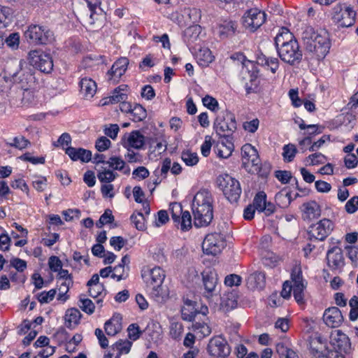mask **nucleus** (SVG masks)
I'll return each instance as SVG.
<instances>
[{"label": "nucleus", "mask_w": 358, "mask_h": 358, "mask_svg": "<svg viewBox=\"0 0 358 358\" xmlns=\"http://www.w3.org/2000/svg\"><path fill=\"white\" fill-rule=\"evenodd\" d=\"M301 39L307 51L313 53L318 59L324 58L330 49L329 35L327 30L315 31L310 26L304 27Z\"/></svg>", "instance_id": "obj_1"}, {"label": "nucleus", "mask_w": 358, "mask_h": 358, "mask_svg": "<svg viewBox=\"0 0 358 358\" xmlns=\"http://www.w3.org/2000/svg\"><path fill=\"white\" fill-rule=\"evenodd\" d=\"M192 209L194 217V226L202 227L208 226L213 220V198L210 192L206 189L199 190L194 196Z\"/></svg>", "instance_id": "obj_2"}, {"label": "nucleus", "mask_w": 358, "mask_h": 358, "mask_svg": "<svg viewBox=\"0 0 358 358\" xmlns=\"http://www.w3.org/2000/svg\"><path fill=\"white\" fill-rule=\"evenodd\" d=\"M24 37L29 43L44 45L53 40V34L47 27L31 24L25 31Z\"/></svg>", "instance_id": "obj_3"}, {"label": "nucleus", "mask_w": 358, "mask_h": 358, "mask_svg": "<svg viewBox=\"0 0 358 358\" xmlns=\"http://www.w3.org/2000/svg\"><path fill=\"white\" fill-rule=\"evenodd\" d=\"M242 166L250 173H258L261 170V162L256 148L246 143L241 148Z\"/></svg>", "instance_id": "obj_4"}, {"label": "nucleus", "mask_w": 358, "mask_h": 358, "mask_svg": "<svg viewBox=\"0 0 358 358\" xmlns=\"http://www.w3.org/2000/svg\"><path fill=\"white\" fill-rule=\"evenodd\" d=\"M216 134L221 138H229L236 129L235 116L229 111H224L218 116L214 124Z\"/></svg>", "instance_id": "obj_5"}, {"label": "nucleus", "mask_w": 358, "mask_h": 358, "mask_svg": "<svg viewBox=\"0 0 358 358\" xmlns=\"http://www.w3.org/2000/svg\"><path fill=\"white\" fill-rule=\"evenodd\" d=\"M266 15L261 10L253 8L247 10L241 18V23L245 30L255 32L266 21Z\"/></svg>", "instance_id": "obj_6"}, {"label": "nucleus", "mask_w": 358, "mask_h": 358, "mask_svg": "<svg viewBox=\"0 0 358 358\" xmlns=\"http://www.w3.org/2000/svg\"><path fill=\"white\" fill-rule=\"evenodd\" d=\"M217 183L230 202H236L238 200L241 194V188L238 180L229 175H225L217 178Z\"/></svg>", "instance_id": "obj_7"}, {"label": "nucleus", "mask_w": 358, "mask_h": 358, "mask_svg": "<svg viewBox=\"0 0 358 358\" xmlns=\"http://www.w3.org/2000/svg\"><path fill=\"white\" fill-rule=\"evenodd\" d=\"M29 64L43 73H50L53 69V60L50 54L41 50H31L29 52Z\"/></svg>", "instance_id": "obj_8"}, {"label": "nucleus", "mask_w": 358, "mask_h": 358, "mask_svg": "<svg viewBox=\"0 0 358 358\" xmlns=\"http://www.w3.org/2000/svg\"><path fill=\"white\" fill-rule=\"evenodd\" d=\"M226 245L224 235L215 232L206 236L202 243V248L206 254L215 256L222 251Z\"/></svg>", "instance_id": "obj_9"}, {"label": "nucleus", "mask_w": 358, "mask_h": 358, "mask_svg": "<svg viewBox=\"0 0 358 358\" xmlns=\"http://www.w3.org/2000/svg\"><path fill=\"white\" fill-rule=\"evenodd\" d=\"M142 277L145 282L152 287V294L159 297L160 294L161 285L164 280V271L159 266H155L148 271H144Z\"/></svg>", "instance_id": "obj_10"}, {"label": "nucleus", "mask_w": 358, "mask_h": 358, "mask_svg": "<svg viewBox=\"0 0 358 358\" xmlns=\"http://www.w3.org/2000/svg\"><path fill=\"white\" fill-rule=\"evenodd\" d=\"M280 59L291 65L299 64L302 59V52L300 50L297 41L291 42L277 49Z\"/></svg>", "instance_id": "obj_11"}, {"label": "nucleus", "mask_w": 358, "mask_h": 358, "mask_svg": "<svg viewBox=\"0 0 358 358\" xmlns=\"http://www.w3.org/2000/svg\"><path fill=\"white\" fill-rule=\"evenodd\" d=\"M171 217L178 227L186 231L192 227V217L189 211H183L182 206L178 203H171L170 206Z\"/></svg>", "instance_id": "obj_12"}, {"label": "nucleus", "mask_w": 358, "mask_h": 358, "mask_svg": "<svg viewBox=\"0 0 358 358\" xmlns=\"http://www.w3.org/2000/svg\"><path fill=\"white\" fill-rule=\"evenodd\" d=\"M334 222L329 219H322L309 227L308 234L318 241H324L333 231Z\"/></svg>", "instance_id": "obj_13"}, {"label": "nucleus", "mask_w": 358, "mask_h": 358, "mask_svg": "<svg viewBox=\"0 0 358 358\" xmlns=\"http://www.w3.org/2000/svg\"><path fill=\"white\" fill-rule=\"evenodd\" d=\"M356 13L350 7H347L343 10L341 5H337L334 8L333 20L339 24L341 27H349L355 22Z\"/></svg>", "instance_id": "obj_14"}, {"label": "nucleus", "mask_w": 358, "mask_h": 358, "mask_svg": "<svg viewBox=\"0 0 358 358\" xmlns=\"http://www.w3.org/2000/svg\"><path fill=\"white\" fill-rule=\"evenodd\" d=\"M207 349L211 356L222 358L227 357L231 351L226 340L220 336L212 338Z\"/></svg>", "instance_id": "obj_15"}, {"label": "nucleus", "mask_w": 358, "mask_h": 358, "mask_svg": "<svg viewBox=\"0 0 358 358\" xmlns=\"http://www.w3.org/2000/svg\"><path fill=\"white\" fill-rule=\"evenodd\" d=\"M327 265L332 271L341 270L345 265L344 257L341 248L334 247L327 253Z\"/></svg>", "instance_id": "obj_16"}, {"label": "nucleus", "mask_w": 358, "mask_h": 358, "mask_svg": "<svg viewBox=\"0 0 358 358\" xmlns=\"http://www.w3.org/2000/svg\"><path fill=\"white\" fill-rule=\"evenodd\" d=\"M122 143L128 150L130 148L141 149L145 144V136L137 130L127 133L122 138Z\"/></svg>", "instance_id": "obj_17"}, {"label": "nucleus", "mask_w": 358, "mask_h": 358, "mask_svg": "<svg viewBox=\"0 0 358 358\" xmlns=\"http://www.w3.org/2000/svg\"><path fill=\"white\" fill-rule=\"evenodd\" d=\"M323 320L328 327L336 328L341 325L343 317L339 308L334 306L325 310Z\"/></svg>", "instance_id": "obj_18"}, {"label": "nucleus", "mask_w": 358, "mask_h": 358, "mask_svg": "<svg viewBox=\"0 0 358 358\" xmlns=\"http://www.w3.org/2000/svg\"><path fill=\"white\" fill-rule=\"evenodd\" d=\"M203 283L205 289V295L209 298L215 294L217 283V274L211 270H206L202 273Z\"/></svg>", "instance_id": "obj_19"}, {"label": "nucleus", "mask_w": 358, "mask_h": 358, "mask_svg": "<svg viewBox=\"0 0 358 358\" xmlns=\"http://www.w3.org/2000/svg\"><path fill=\"white\" fill-rule=\"evenodd\" d=\"M129 60L126 57H122L117 60L108 72V80L117 82L127 71Z\"/></svg>", "instance_id": "obj_20"}, {"label": "nucleus", "mask_w": 358, "mask_h": 358, "mask_svg": "<svg viewBox=\"0 0 358 358\" xmlns=\"http://www.w3.org/2000/svg\"><path fill=\"white\" fill-rule=\"evenodd\" d=\"M83 4H86L89 8L90 17L87 19V23L93 25L100 18L103 17L102 10L100 8L99 0H83Z\"/></svg>", "instance_id": "obj_21"}, {"label": "nucleus", "mask_w": 358, "mask_h": 358, "mask_svg": "<svg viewBox=\"0 0 358 358\" xmlns=\"http://www.w3.org/2000/svg\"><path fill=\"white\" fill-rule=\"evenodd\" d=\"M302 208L303 220H312L319 217L321 215L320 206L314 201L303 203Z\"/></svg>", "instance_id": "obj_22"}, {"label": "nucleus", "mask_w": 358, "mask_h": 358, "mask_svg": "<svg viewBox=\"0 0 358 358\" xmlns=\"http://www.w3.org/2000/svg\"><path fill=\"white\" fill-rule=\"evenodd\" d=\"M66 154H67L73 161L80 160L83 162H88L92 159L91 151L81 148H76L69 147L66 149Z\"/></svg>", "instance_id": "obj_23"}, {"label": "nucleus", "mask_w": 358, "mask_h": 358, "mask_svg": "<svg viewBox=\"0 0 358 358\" xmlns=\"http://www.w3.org/2000/svg\"><path fill=\"white\" fill-rule=\"evenodd\" d=\"M266 285V275L264 272L256 271L247 279V286L250 289H262Z\"/></svg>", "instance_id": "obj_24"}, {"label": "nucleus", "mask_w": 358, "mask_h": 358, "mask_svg": "<svg viewBox=\"0 0 358 358\" xmlns=\"http://www.w3.org/2000/svg\"><path fill=\"white\" fill-rule=\"evenodd\" d=\"M79 85L80 93L87 99L92 98L97 90L95 81L87 77L83 78L79 83Z\"/></svg>", "instance_id": "obj_25"}, {"label": "nucleus", "mask_w": 358, "mask_h": 358, "mask_svg": "<svg viewBox=\"0 0 358 358\" xmlns=\"http://www.w3.org/2000/svg\"><path fill=\"white\" fill-rule=\"evenodd\" d=\"M196 302L189 299L184 301V306L181 308L182 319L186 321H193L199 312L196 308Z\"/></svg>", "instance_id": "obj_26"}, {"label": "nucleus", "mask_w": 358, "mask_h": 358, "mask_svg": "<svg viewBox=\"0 0 358 358\" xmlns=\"http://www.w3.org/2000/svg\"><path fill=\"white\" fill-rule=\"evenodd\" d=\"M237 24L232 20H224L219 25V35L221 38L234 36L236 31Z\"/></svg>", "instance_id": "obj_27"}, {"label": "nucleus", "mask_w": 358, "mask_h": 358, "mask_svg": "<svg viewBox=\"0 0 358 358\" xmlns=\"http://www.w3.org/2000/svg\"><path fill=\"white\" fill-rule=\"evenodd\" d=\"M296 40L293 34L287 28L282 27L275 38V45L276 48L278 49V47H282Z\"/></svg>", "instance_id": "obj_28"}, {"label": "nucleus", "mask_w": 358, "mask_h": 358, "mask_svg": "<svg viewBox=\"0 0 358 358\" xmlns=\"http://www.w3.org/2000/svg\"><path fill=\"white\" fill-rule=\"evenodd\" d=\"M131 345L132 343L128 340H120L113 345L109 352H114V358H120L122 355L129 352Z\"/></svg>", "instance_id": "obj_29"}, {"label": "nucleus", "mask_w": 358, "mask_h": 358, "mask_svg": "<svg viewBox=\"0 0 358 358\" xmlns=\"http://www.w3.org/2000/svg\"><path fill=\"white\" fill-rule=\"evenodd\" d=\"M201 32V27L194 24L187 27L183 32V39L188 44L194 43Z\"/></svg>", "instance_id": "obj_30"}, {"label": "nucleus", "mask_w": 358, "mask_h": 358, "mask_svg": "<svg viewBox=\"0 0 358 358\" xmlns=\"http://www.w3.org/2000/svg\"><path fill=\"white\" fill-rule=\"evenodd\" d=\"M275 200L280 207L287 208L292 201L291 192L284 188L275 194Z\"/></svg>", "instance_id": "obj_31"}, {"label": "nucleus", "mask_w": 358, "mask_h": 358, "mask_svg": "<svg viewBox=\"0 0 358 358\" xmlns=\"http://www.w3.org/2000/svg\"><path fill=\"white\" fill-rule=\"evenodd\" d=\"M198 64L202 66H206L213 60L211 51L206 48H201L196 53Z\"/></svg>", "instance_id": "obj_32"}, {"label": "nucleus", "mask_w": 358, "mask_h": 358, "mask_svg": "<svg viewBox=\"0 0 358 358\" xmlns=\"http://www.w3.org/2000/svg\"><path fill=\"white\" fill-rule=\"evenodd\" d=\"M192 329L194 334L200 338L208 336L211 333L210 327L205 322H193Z\"/></svg>", "instance_id": "obj_33"}, {"label": "nucleus", "mask_w": 358, "mask_h": 358, "mask_svg": "<svg viewBox=\"0 0 358 358\" xmlns=\"http://www.w3.org/2000/svg\"><path fill=\"white\" fill-rule=\"evenodd\" d=\"M82 315L77 308H69L65 314V321L66 326L71 327L73 324L76 325L79 323Z\"/></svg>", "instance_id": "obj_34"}, {"label": "nucleus", "mask_w": 358, "mask_h": 358, "mask_svg": "<svg viewBox=\"0 0 358 358\" xmlns=\"http://www.w3.org/2000/svg\"><path fill=\"white\" fill-rule=\"evenodd\" d=\"M310 348L313 352L318 354V357H321L323 355V351L326 348V345L320 336H315L310 339Z\"/></svg>", "instance_id": "obj_35"}, {"label": "nucleus", "mask_w": 358, "mask_h": 358, "mask_svg": "<svg viewBox=\"0 0 358 358\" xmlns=\"http://www.w3.org/2000/svg\"><path fill=\"white\" fill-rule=\"evenodd\" d=\"M117 174L106 167H101L97 173V178L101 182L110 183L113 181Z\"/></svg>", "instance_id": "obj_36"}, {"label": "nucleus", "mask_w": 358, "mask_h": 358, "mask_svg": "<svg viewBox=\"0 0 358 358\" xmlns=\"http://www.w3.org/2000/svg\"><path fill=\"white\" fill-rule=\"evenodd\" d=\"M127 87V85H120L116 88L113 95L109 97V102L111 103H121L126 101L127 94L124 92V90Z\"/></svg>", "instance_id": "obj_37"}, {"label": "nucleus", "mask_w": 358, "mask_h": 358, "mask_svg": "<svg viewBox=\"0 0 358 358\" xmlns=\"http://www.w3.org/2000/svg\"><path fill=\"white\" fill-rule=\"evenodd\" d=\"M276 352L278 354L280 358H299L295 351L288 348L282 343L276 345Z\"/></svg>", "instance_id": "obj_38"}, {"label": "nucleus", "mask_w": 358, "mask_h": 358, "mask_svg": "<svg viewBox=\"0 0 358 358\" xmlns=\"http://www.w3.org/2000/svg\"><path fill=\"white\" fill-rule=\"evenodd\" d=\"M223 138L224 140L221 143V147L227 149V152H224L223 149L219 148L218 155L220 157L227 158L231 155L234 146V143H232L231 136L229 138Z\"/></svg>", "instance_id": "obj_39"}, {"label": "nucleus", "mask_w": 358, "mask_h": 358, "mask_svg": "<svg viewBox=\"0 0 358 358\" xmlns=\"http://www.w3.org/2000/svg\"><path fill=\"white\" fill-rule=\"evenodd\" d=\"M131 115L132 120L138 122L143 121L147 117L146 110L140 104H135L132 108Z\"/></svg>", "instance_id": "obj_40"}, {"label": "nucleus", "mask_w": 358, "mask_h": 358, "mask_svg": "<svg viewBox=\"0 0 358 358\" xmlns=\"http://www.w3.org/2000/svg\"><path fill=\"white\" fill-rule=\"evenodd\" d=\"M258 62L262 65H265L269 67L272 73H275L278 69L279 61L275 57H267L265 55L259 57Z\"/></svg>", "instance_id": "obj_41"}, {"label": "nucleus", "mask_w": 358, "mask_h": 358, "mask_svg": "<svg viewBox=\"0 0 358 358\" xmlns=\"http://www.w3.org/2000/svg\"><path fill=\"white\" fill-rule=\"evenodd\" d=\"M181 158L185 164L189 166H193L199 162V156L197 153L189 150L183 151L181 154Z\"/></svg>", "instance_id": "obj_42"}, {"label": "nucleus", "mask_w": 358, "mask_h": 358, "mask_svg": "<svg viewBox=\"0 0 358 358\" xmlns=\"http://www.w3.org/2000/svg\"><path fill=\"white\" fill-rule=\"evenodd\" d=\"M121 324L115 319H111L105 323L104 329L108 336H115L121 330Z\"/></svg>", "instance_id": "obj_43"}, {"label": "nucleus", "mask_w": 358, "mask_h": 358, "mask_svg": "<svg viewBox=\"0 0 358 358\" xmlns=\"http://www.w3.org/2000/svg\"><path fill=\"white\" fill-rule=\"evenodd\" d=\"M132 223L135 227L139 231H143L145 229V218L142 212H138L137 213H133L130 217Z\"/></svg>", "instance_id": "obj_44"}, {"label": "nucleus", "mask_w": 358, "mask_h": 358, "mask_svg": "<svg viewBox=\"0 0 358 358\" xmlns=\"http://www.w3.org/2000/svg\"><path fill=\"white\" fill-rule=\"evenodd\" d=\"M282 150V156L284 157V160L289 162H292L297 152L296 146L294 144L289 143L284 145Z\"/></svg>", "instance_id": "obj_45"}, {"label": "nucleus", "mask_w": 358, "mask_h": 358, "mask_svg": "<svg viewBox=\"0 0 358 358\" xmlns=\"http://www.w3.org/2000/svg\"><path fill=\"white\" fill-rule=\"evenodd\" d=\"M11 147H14L19 150L27 148L31 145L30 141L23 136H18L13 138V142L8 143Z\"/></svg>", "instance_id": "obj_46"}, {"label": "nucleus", "mask_w": 358, "mask_h": 358, "mask_svg": "<svg viewBox=\"0 0 358 358\" xmlns=\"http://www.w3.org/2000/svg\"><path fill=\"white\" fill-rule=\"evenodd\" d=\"M266 203V195L264 192H259L253 201V206L261 212Z\"/></svg>", "instance_id": "obj_47"}, {"label": "nucleus", "mask_w": 358, "mask_h": 358, "mask_svg": "<svg viewBox=\"0 0 358 358\" xmlns=\"http://www.w3.org/2000/svg\"><path fill=\"white\" fill-rule=\"evenodd\" d=\"M306 288L305 285L292 286L294 297L299 304L304 303V294L303 290Z\"/></svg>", "instance_id": "obj_48"}, {"label": "nucleus", "mask_w": 358, "mask_h": 358, "mask_svg": "<svg viewBox=\"0 0 358 358\" xmlns=\"http://www.w3.org/2000/svg\"><path fill=\"white\" fill-rule=\"evenodd\" d=\"M56 292V289H52L48 292H42L38 294L37 299L41 303H48L53 300Z\"/></svg>", "instance_id": "obj_49"}, {"label": "nucleus", "mask_w": 358, "mask_h": 358, "mask_svg": "<svg viewBox=\"0 0 358 358\" xmlns=\"http://www.w3.org/2000/svg\"><path fill=\"white\" fill-rule=\"evenodd\" d=\"M326 157L320 152L314 153L308 156L306 159V162L308 165L321 164L324 163Z\"/></svg>", "instance_id": "obj_50"}, {"label": "nucleus", "mask_w": 358, "mask_h": 358, "mask_svg": "<svg viewBox=\"0 0 358 358\" xmlns=\"http://www.w3.org/2000/svg\"><path fill=\"white\" fill-rule=\"evenodd\" d=\"M79 301L80 303L79 306L83 311L88 315H91L94 312L95 306L90 299L80 298Z\"/></svg>", "instance_id": "obj_51"}, {"label": "nucleus", "mask_w": 358, "mask_h": 358, "mask_svg": "<svg viewBox=\"0 0 358 358\" xmlns=\"http://www.w3.org/2000/svg\"><path fill=\"white\" fill-rule=\"evenodd\" d=\"M107 164L114 170L121 171L124 169L125 162L120 157H112L107 161Z\"/></svg>", "instance_id": "obj_52"}, {"label": "nucleus", "mask_w": 358, "mask_h": 358, "mask_svg": "<svg viewBox=\"0 0 358 358\" xmlns=\"http://www.w3.org/2000/svg\"><path fill=\"white\" fill-rule=\"evenodd\" d=\"M127 243V240L122 236H113L110 239V245L117 251H120Z\"/></svg>", "instance_id": "obj_53"}, {"label": "nucleus", "mask_w": 358, "mask_h": 358, "mask_svg": "<svg viewBox=\"0 0 358 358\" xmlns=\"http://www.w3.org/2000/svg\"><path fill=\"white\" fill-rule=\"evenodd\" d=\"M111 145L110 141L106 136L98 138L95 143V148L99 152H103L108 149Z\"/></svg>", "instance_id": "obj_54"}, {"label": "nucleus", "mask_w": 358, "mask_h": 358, "mask_svg": "<svg viewBox=\"0 0 358 358\" xmlns=\"http://www.w3.org/2000/svg\"><path fill=\"white\" fill-rule=\"evenodd\" d=\"M6 45L13 48L16 49L20 44V35L18 33L10 34L5 40Z\"/></svg>", "instance_id": "obj_55"}, {"label": "nucleus", "mask_w": 358, "mask_h": 358, "mask_svg": "<svg viewBox=\"0 0 358 358\" xmlns=\"http://www.w3.org/2000/svg\"><path fill=\"white\" fill-rule=\"evenodd\" d=\"M347 213L352 214L358 210V196H354L347 201L345 206Z\"/></svg>", "instance_id": "obj_56"}, {"label": "nucleus", "mask_w": 358, "mask_h": 358, "mask_svg": "<svg viewBox=\"0 0 358 358\" xmlns=\"http://www.w3.org/2000/svg\"><path fill=\"white\" fill-rule=\"evenodd\" d=\"M183 327L181 323L172 322L170 326V335L174 339L178 338L182 332Z\"/></svg>", "instance_id": "obj_57"}, {"label": "nucleus", "mask_w": 358, "mask_h": 358, "mask_svg": "<svg viewBox=\"0 0 358 358\" xmlns=\"http://www.w3.org/2000/svg\"><path fill=\"white\" fill-rule=\"evenodd\" d=\"M292 280L293 286L304 285L302 276V272L299 267H294L292 272Z\"/></svg>", "instance_id": "obj_58"}, {"label": "nucleus", "mask_w": 358, "mask_h": 358, "mask_svg": "<svg viewBox=\"0 0 358 358\" xmlns=\"http://www.w3.org/2000/svg\"><path fill=\"white\" fill-rule=\"evenodd\" d=\"M114 217L110 210H106L104 213L101 215L99 223L96 224L98 227H101L103 225L113 222Z\"/></svg>", "instance_id": "obj_59"}, {"label": "nucleus", "mask_w": 358, "mask_h": 358, "mask_svg": "<svg viewBox=\"0 0 358 358\" xmlns=\"http://www.w3.org/2000/svg\"><path fill=\"white\" fill-rule=\"evenodd\" d=\"M231 59L241 63L243 67L248 66V64L254 66V64L250 61L247 60L245 56L242 52H238L234 53L231 55Z\"/></svg>", "instance_id": "obj_60"}, {"label": "nucleus", "mask_w": 358, "mask_h": 358, "mask_svg": "<svg viewBox=\"0 0 358 358\" xmlns=\"http://www.w3.org/2000/svg\"><path fill=\"white\" fill-rule=\"evenodd\" d=\"M275 176L278 180L282 184H287L289 182L292 174L287 171H276L275 172Z\"/></svg>", "instance_id": "obj_61"}, {"label": "nucleus", "mask_w": 358, "mask_h": 358, "mask_svg": "<svg viewBox=\"0 0 358 358\" xmlns=\"http://www.w3.org/2000/svg\"><path fill=\"white\" fill-rule=\"evenodd\" d=\"M48 265L51 271L57 272L62 267L61 260L56 256H52L49 258Z\"/></svg>", "instance_id": "obj_62"}, {"label": "nucleus", "mask_w": 358, "mask_h": 358, "mask_svg": "<svg viewBox=\"0 0 358 358\" xmlns=\"http://www.w3.org/2000/svg\"><path fill=\"white\" fill-rule=\"evenodd\" d=\"M241 282V278L236 274H231L227 275L224 279V283L226 285L232 287L238 286Z\"/></svg>", "instance_id": "obj_63"}, {"label": "nucleus", "mask_w": 358, "mask_h": 358, "mask_svg": "<svg viewBox=\"0 0 358 358\" xmlns=\"http://www.w3.org/2000/svg\"><path fill=\"white\" fill-rule=\"evenodd\" d=\"M141 96L147 100H152L155 96V92L153 87L147 85L142 88Z\"/></svg>", "instance_id": "obj_64"}]
</instances>
